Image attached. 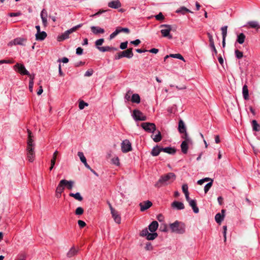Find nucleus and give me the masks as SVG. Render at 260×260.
Here are the masks:
<instances>
[{
  "mask_svg": "<svg viewBox=\"0 0 260 260\" xmlns=\"http://www.w3.org/2000/svg\"><path fill=\"white\" fill-rule=\"evenodd\" d=\"M14 61L11 60L2 59L0 60V64L3 63H12Z\"/></svg>",
  "mask_w": 260,
  "mask_h": 260,
  "instance_id": "680f3d73",
  "label": "nucleus"
},
{
  "mask_svg": "<svg viewBox=\"0 0 260 260\" xmlns=\"http://www.w3.org/2000/svg\"><path fill=\"white\" fill-rule=\"evenodd\" d=\"M122 57H123V56L121 55V52H119L116 53L114 56V59L116 60L119 59Z\"/></svg>",
  "mask_w": 260,
  "mask_h": 260,
  "instance_id": "69168bd1",
  "label": "nucleus"
},
{
  "mask_svg": "<svg viewBox=\"0 0 260 260\" xmlns=\"http://www.w3.org/2000/svg\"><path fill=\"white\" fill-rule=\"evenodd\" d=\"M121 55L123 57H127L128 58H131L133 55L134 53L133 52V48H131L126 50H124L123 51H121Z\"/></svg>",
  "mask_w": 260,
  "mask_h": 260,
  "instance_id": "4468645a",
  "label": "nucleus"
},
{
  "mask_svg": "<svg viewBox=\"0 0 260 260\" xmlns=\"http://www.w3.org/2000/svg\"><path fill=\"white\" fill-rule=\"evenodd\" d=\"M64 189V185L63 183H61V181H60L58 185H57L56 189V192L58 193H62Z\"/></svg>",
  "mask_w": 260,
  "mask_h": 260,
  "instance_id": "58836bf2",
  "label": "nucleus"
},
{
  "mask_svg": "<svg viewBox=\"0 0 260 260\" xmlns=\"http://www.w3.org/2000/svg\"><path fill=\"white\" fill-rule=\"evenodd\" d=\"M78 223L80 228H83L86 225V223L81 220H79L78 221Z\"/></svg>",
  "mask_w": 260,
  "mask_h": 260,
  "instance_id": "052dcab7",
  "label": "nucleus"
},
{
  "mask_svg": "<svg viewBox=\"0 0 260 260\" xmlns=\"http://www.w3.org/2000/svg\"><path fill=\"white\" fill-rule=\"evenodd\" d=\"M188 203H189V206L191 207L193 212L195 213H199V209L197 206L196 200H192L191 201H190V202H189Z\"/></svg>",
  "mask_w": 260,
  "mask_h": 260,
  "instance_id": "b1692460",
  "label": "nucleus"
},
{
  "mask_svg": "<svg viewBox=\"0 0 260 260\" xmlns=\"http://www.w3.org/2000/svg\"><path fill=\"white\" fill-rule=\"evenodd\" d=\"M140 236L142 237H146L147 239L148 240H153L157 237L158 235L156 233H149L147 229L146 228L141 231Z\"/></svg>",
  "mask_w": 260,
  "mask_h": 260,
  "instance_id": "39448f33",
  "label": "nucleus"
},
{
  "mask_svg": "<svg viewBox=\"0 0 260 260\" xmlns=\"http://www.w3.org/2000/svg\"><path fill=\"white\" fill-rule=\"evenodd\" d=\"M170 57L175 58H178L180 60H182L184 61H185L184 57L182 56V55L179 53L177 54H170Z\"/></svg>",
  "mask_w": 260,
  "mask_h": 260,
  "instance_id": "a19ab883",
  "label": "nucleus"
},
{
  "mask_svg": "<svg viewBox=\"0 0 260 260\" xmlns=\"http://www.w3.org/2000/svg\"><path fill=\"white\" fill-rule=\"evenodd\" d=\"M27 158L29 162L34 161L35 157V147H26Z\"/></svg>",
  "mask_w": 260,
  "mask_h": 260,
  "instance_id": "9d476101",
  "label": "nucleus"
},
{
  "mask_svg": "<svg viewBox=\"0 0 260 260\" xmlns=\"http://www.w3.org/2000/svg\"><path fill=\"white\" fill-rule=\"evenodd\" d=\"M132 116L136 121H145L147 119L146 116L139 110H134Z\"/></svg>",
  "mask_w": 260,
  "mask_h": 260,
  "instance_id": "423d86ee",
  "label": "nucleus"
},
{
  "mask_svg": "<svg viewBox=\"0 0 260 260\" xmlns=\"http://www.w3.org/2000/svg\"><path fill=\"white\" fill-rule=\"evenodd\" d=\"M140 209L141 211H144L145 210L149 209L152 205L151 202L147 201L140 203Z\"/></svg>",
  "mask_w": 260,
  "mask_h": 260,
  "instance_id": "ddd939ff",
  "label": "nucleus"
},
{
  "mask_svg": "<svg viewBox=\"0 0 260 260\" xmlns=\"http://www.w3.org/2000/svg\"><path fill=\"white\" fill-rule=\"evenodd\" d=\"M235 54L237 58L241 59L243 57V53L238 49L235 50Z\"/></svg>",
  "mask_w": 260,
  "mask_h": 260,
  "instance_id": "79ce46f5",
  "label": "nucleus"
},
{
  "mask_svg": "<svg viewBox=\"0 0 260 260\" xmlns=\"http://www.w3.org/2000/svg\"><path fill=\"white\" fill-rule=\"evenodd\" d=\"M28 133V139L27 142V147H35V144L33 143V140L32 139L31 132L27 129Z\"/></svg>",
  "mask_w": 260,
  "mask_h": 260,
  "instance_id": "2eb2a0df",
  "label": "nucleus"
},
{
  "mask_svg": "<svg viewBox=\"0 0 260 260\" xmlns=\"http://www.w3.org/2000/svg\"><path fill=\"white\" fill-rule=\"evenodd\" d=\"M161 151H162L161 147L156 146L152 149L151 154L152 156H157Z\"/></svg>",
  "mask_w": 260,
  "mask_h": 260,
  "instance_id": "c756f323",
  "label": "nucleus"
},
{
  "mask_svg": "<svg viewBox=\"0 0 260 260\" xmlns=\"http://www.w3.org/2000/svg\"><path fill=\"white\" fill-rule=\"evenodd\" d=\"M108 6L109 7L111 8L117 9L121 7V4L119 0H116L109 2Z\"/></svg>",
  "mask_w": 260,
  "mask_h": 260,
  "instance_id": "f3484780",
  "label": "nucleus"
},
{
  "mask_svg": "<svg viewBox=\"0 0 260 260\" xmlns=\"http://www.w3.org/2000/svg\"><path fill=\"white\" fill-rule=\"evenodd\" d=\"M88 104L83 101H81L79 103V108L80 110L83 109L85 107L88 106Z\"/></svg>",
  "mask_w": 260,
  "mask_h": 260,
  "instance_id": "3c124183",
  "label": "nucleus"
},
{
  "mask_svg": "<svg viewBox=\"0 0 260 260\" xmlns=\"http://www.w3.org/2000/svg\"><path fill=\"white\" fill-rule=\"evenodd\" d=\"M47 33L44 31H40L36 34V39L37 41H43L47 37Z\"/></svg>",
  "mask_w": 260,
  "mask_h": 260,
  "instance_id": "412c9836",
  "label": "nucleus"
},
{
  "mask_svg": "<svg viewBox=\"0 0 260 260\" xmlns=\"http://www.w3.org/2000/svg\"><path fill=\"white\" fill-rule=\"evenodd\" d=\"M155 18L158 21H161L165 19V17L161 12H160L158 14L155 15Z\"/></svg>",
  "mask_w": 260,
  "mask_h": 260,
  "instance_id": "603ef678",
  "label": "nucleus"
},
{
  "mask_svg": "<svg viewBox=\"0 0 260 260\" xmlns=\"http://www.w3.org/2000/svg\"><path fill=\"white\" fill-rule=\"evenodd\" d=\"M176 175L174 173H169L161 176L154 186L157 188L166 186L172 183L176 179Z\"/></svg>",
  "mask_w": 260,
  "mask_h": 260,
  "instance_id": "f257e3e1",
  "label": "nucleus"
},
{
  "mask_svg": "<svg viewBox=\"0 0 260 260\" xmlns=\"http://www.w3.org/2000/svg\"><path fill=\"white\" fill-rule=\"evenodd\" d=\"M78 251L79 249L78 248H75V247L73 246L68 252L67 256L69 258L73 257L78 253Z\"/></svg>",
  "mask_w": 260,
  "mask_h": 260,
  "instance_id": "dca6fc26",
  "label": "nucleus"
},
{
  "mask_svg": "<svg viewBox=\"0 0 260 260\" xmlns=\"http://www.w3.org/2000/svg\"><path fill=\"white\" fill-rule=\"evenodd\" d=\"M93 73V71L92 69L88 70L84 74V76L85 77H89L91 76Z\"/></svg>",
  "mask_w": 260,
  "mask_h": 260,
  "instance_id": "bf43d9fd",
  "label": "nucleus"
},
{
  "mask_svg": "<svg viewBox=\"0 0 260 260\" xmlns=\"http://www.w3.org/2000/svg\"><path fill=\"white\" fill-rule=\"evenodd\" d=\"M91 31L95 35L99 34H104L105 32L104 29L99 26H92L90 27Z\"/></svg>",
  "mask_w": 260,
  "mask_h": 260,
  "instance_id": "a211bd4d",
  "label": "nucleus"
},
{
  "mask_svg": "<svg viewBox=\"0 0 260 260\" xmlns=\"http://www.w3.org/2000/svg\"><path fill=\"white\" fill-rule=\"evenodd\" d=\"M127 41L121 43L120 45V48L122 50L125 49L127 48Z\"/></svg>",
  "mask_w": 260,
  "mask_h": 260,
  "instance_id": "13d9d810",
  "label": "nucleus"
},
{
  "mask_svg": "<svg viewBox=\"0 0 260 260\" xmlns=\"http://www.w3.org/2000/svg\"><path fill=\"white\" fill-rule=\"evenodd\" d=\"M252 126L253 131L255 132H258L260 131V125L257 123L256 120H253L252 121Z\"/></svg>",
  "mask_w": 260,
  "mask_h": 260,
  "instance_id": "f704fd0d",
  "label": "nucleus"
},
{
  "mask_svg": "<svg viewBox=\"0 0 260 260\" xmlns=\"http://www.w3.org/2000/svg\"><path fill=\"white\" fill-rule=\"evenodd\" d=\"M115 30L117 31V34H119L120 32H124L126 33L129 32V29L128 28H123L121 26H118L116 27Z\"/></svg>",
  "mask_w": 260,
  "mask_h": 260,
  "instance_id": "e433bc0d",
  "label": "nucleus"
},
{
  "mask_svg": "<svg viewBox=\"0 0 260 260\" xmlns=\"http://www.w3.org/2000/svg\"><path fill=\"white\" fill-rule=\"evenodd\" d=\"M112 164L115 165L117 166H119L120 165V162L119 158L117 156L113 157L111 159Z\"/></svg>",
  "mask_w": 260,
  "mask_h": 260,
  "instance_id": "a18cd8bd",
  "label": "nucleus"
},
{
  "mask_svg": "<svg viewBox=\"0 0 260 260\" xmlns=\"http://www.w3.org/2000/svg\"><path fill=\"white\" fill-rule=\"evenodd\" d=\"M61 183H63L64 186H67L69 190H71L73 187L74 182L73 181L62 179L61 180Z\"/></svg>",
  "mask_w": 260,
  "mask_h": 260,
  "instance_id": "4be33fe9",
  "label": "nucleus"
},
{
  "mask_svg": "<svg viewBox=\"0 0 260 260\" xmlns=\"http://www.w3.org/2000/svg\"><path fill=\"white\" fill-rule=\"evenodd\" d=\"M161 150H162V151H164V152L169 153L170 154H174L176 152V150L174 148H172L171 147H167L166 148L161 147Z\"/></svg>",
  "mask_w": 260,
  "mask_h": 260,
  "instance_id": "c85d7f7f",
  "label": "nucleus"
},
{
  "mask_svg": "<svg viewBox=\"0 0 260 260\" xmlns=\"http://www.w3.org/2000/svg\"><path fill=\"white\" fill-rule=\"evenodd\" d=\"M141 127L148 133H153L156 130V126L153 123L143 122L141 124Z\"/></svg>",
  "mask_w": 260,
  "mask_h": 260,
  "instance_id": "0eeeda50",
  "label": "nucleus"
},
{
  "mask_svg": "<svg viewBox=\"0 0 260 260\" xmlns=\"http://www.w3.org/2000/svg\"><path fill=\"white\" fill-rule=\"evenodd\" d=\"M191 142L182 141L181 144V148L182 152L184 154L187 153L188 149V144L191 143Z\"/></svg>",
  "mask_w": 260,
  "mask_h": 260,
  "instance_id": "a878e982",
  "label": "nucleus"
},
{
  "mask_svg": "<svg viewBox=\"0 0 260 260\" xmlns=\"http://www.w3.org/2000/svg\"><path fill=\"white\" fill-rule=\"evenodd\" d=\"M132 149V145L129 141L127 139L123 140L121 143V150L123 153H126Z\"/></svg>",
  "mask_w": 260,
  "mask_h": 260,
  "instance_id": "1a4fd4ad",
  "label": "nucleus"
},
{
  "mask_svg": "<svg viewBox=\"0 0 260 260\" xmlns=\"http://www.w3.org/2000/svg\"><path fill=\"white\" fill-rule=\"evenodd\" d=\"M160 27L164 28L160 30L162 37H167L169 39H172V36L170 35V32L172 30L171 25L169 24H161Z\"/></svg>",
  "mask_w": 260,
  "mask_h": 260,
  "instance_id": "20e7f679",
  "label": "nucleus"
},
{
  "mask_svg": "<svg viewBox=\"0 0 260 260\" xmlns=\"http://www.w3.org/2000/svg\"><path fill=\"white\" fill-rule=\"evenodd\" d=\"M141 43V41L139 39H136L135 41H132L131 42L132 44L134 45L135 46L138 45Z\"/></svg>",
  "mask_w": 260,
  "mask_h": 260,
  "instance_id": "338daca9",
  "label": "nucleus"
},
{
  "mask_svg": "<svg viewBox=\"0 0 260 260\" xmlns=\"http://www.w3.org/2000/svg\"><path fill=\"white\" fill-rule=\"evenodd\" d=\"M207 36H208V37L209 38V43H210V45H213V44H214V40H213V37L212 36V35L209 33V32H207Z\"/></svg>",
  "mask_w": 260,
  "mask_h": 260,
  "instance_id": "5fc2aeb1",
  "label": "nucleus"
},
{
  "mask_svg": "<svg viewBox=\"0 0 260 260\" xmlns=\"http://www.w3.org/2000/svg\"><path fill=\"white\" fill-rule=\"evenodd\" d=\"M98 49L101 52H106V51H116L117 50V48L109 47V46H105V47H98Z\"/></svg>",
  "mask_w": 260,
  "mask_h": 260,
  "instance_id": "cd10ccee",
  "label": "nucleus"
},
{
  "mask_svg": "<svg viewBox=\"0 0 260 260\" xmlns=\"http://www.w3.org/2000/svg\"><path fill=\"white\" fill-rule=\"evenodd\" d=\"M117 31L116 30H115L114 32H113L110 35V37H109V39L110 40L111 39H113V38H114L117 35Z\"/></svg>",
  "mask_w": 260,
  "mask_h": 260,
  "instance_id": "774afa93",
  "label": "nucleus"
},
{
  "mask_svg": "<svg viewBox=\"0 0 260 260\" xmlns=\"http://www.w3.org/2000/svg\"><path fill=\"white\" fill-rule=\"evenodd\" d=\"M14 68L16 71L21 75H29V72L25 69L23 64L17 63Z\"/></svg>",
  "mask_w": 260,
  "mask_h": 260,
  "instance_id": "6e6552de",
  "label": "nucleus"
},
{
  "mask_svg": "<svg viewBox=\"0 0 260 260\" xmlns=\"http://www.w3.org/2000/svg\"><path fill=\"white\" fill-rule=\"evenodd\" d=\"M26 40L22 38H17L15 39L12 42L9 43V45L12 46L13 45H23L24 43L25 42Z\"/></svg>",
  "mask_w": 260,
  "mask_h": 260,
  "instance_id": "f8f14e48",
  "label": "nucleus"
},
{
  "mask_svg": "<svg viewBox=\"0 0 260 260\" xmlns=\"http://www.w3.org/2000/svg\"><path fill=\"white\" fill-rule=\"evenodd\" d=\"M182 191L184 194H187L189 193L188 191V185L187 184H184L182 186Z\"/></svg>",
  "mask_w": 260,
  "mask_h": 260,
  "instance_id": "6e6d98bb",
  "label": "nucleus"
},
{
  "mask_svg": "<svg viewBox=\"0 0 260 260\" xmlns=\"http://www.w3.org/2000/svg\"><path fill=\"white\" fill-rule=\"evenodd\" d=\"M224 212H225V210L222 209L221 210L222 214L219 213L216 214V215L215 216V220L217 223L220 224L221 222V221L223 220L224 216Z\"/></svg>",
  "mask_w": 260,
  "mask_h": 260,
  "instance_id": "6ab92c4d",
  "label": "nucleus"
},
{
  "mask_svg": "<svg viewBox=\"0 0 260 260\" xmlns=\"http://www.w3.org/2000/svg\"><path fill=\"white\" fill-rule=\"evenodd\" d=\"M247 24L251 28H258L260 27L258 23L255 21H249Z\"/></svg>",
  "mask_w": 260,
  "mask_h": 260,
  "instance_id": "4c0bfd02",
  "label": "nucleus"
},
{
  "mask_svg": "<svg viewBox=\"0 0 260 260\" xmlns=\"http://www.w3.org/2000/svg\"><path fill=\"white\" fill-rule=\"evenodd\" d=\"M178 131L180 133H183L186 131V128L185 123L182 120L180 119L178 123Z\"/></svg>",
  "mask_w": 260,
  "mask_h": 260,
  "instance_id": "393cba45",
  "label": "nucleus"
},
{
  "mask_svg": "<svg viewBox=\"0 0 260 260\" xmlns=\"http://www.w3.org/2000/svg\"><path fill=\"white\" fill-rule=\"evenodd\" d=\"M57 154H58V151L57 150H56L53 154V157L51 160V166L49 168L50 171H51L53 169V168L55 164V161H56V159L57 158Z\"/></svg>",
  "mask_w": 260,
  "mask_h": 260,
  "instance_id": "7c9ffc66",
  "label": "nucleus"
},
{
  "mask_svg": "<svg viewBox=\"0 0 260 260\" xmlns=\"http://www.w3.org/2000/svg\"><path fill=\"white\" fill-rule=\"evenodd\" d=\"M170 228L171 232L179 234H182L185 232V225L183 223L175 221L174 222L170 224Z\"/></svg>",
  "mask_w": 260,
  "mask_h": 260,
  "instance_id": "f03ea898",
  "label": "nucleus"
},
{
  "mask_svg": "<svg viewBox=\"0 0 260 260\" xmlns=\"http://www.w3.org/2000/svg\"><path fill=\"white\" fill-rule=\"evenodd\" d=\"M82 25H83V24L81 23L76 26H74L73 27L71 28V29H69L66 30L63 34H62L61 35L57 37V40L58 41H62L66 39L69 38L70 35L71 34L76 31L78 28L82 27Z\"/></svg>",
  "mask_w": 260,
  "mask_h": 260,
  "instance_id": "7ed1b4c3",
  "label": "nucleus"
},
{
  "mask_svg": "<svg viewBox=\"0 0 260 260\" xmlns=\"http://www.w3.org/2000/svg\"><path fill=\"white\" fill-rule=\"evenodd\" d=\"M212 182H213V180H211V181L208 183L204 187V191H205V193H207L209 190L210 189V188H211V187L212 186Z\"/></svg>",
  "mask_w": 260,
  "mask_h": 260,
  "instance_id": "de8ad7c7",
  "label": "nucleus"
},
{
  "mask_svg": "<svg viewBox=\"0 0 260 260\" xmlns=\"http://www.w3.org/2000/svg\"><path fill=\"white\" fill-rule=\"evenodd\" d=\"M162 139L161 135L160 132L158 131L156 135L154 136L153 140L155 142H158L161 141Z\"/></svg>",
  "mask_w": 260,
  "mask_h": 260,
  "instance_id": "ea45409f",
  "label": "nucleus"
},
{
  "mask_svg": "<svg viewBox=\"0 0 260 260\" xmlns=\"http://www.w3.org/2000/svg\"><path fill=\"white\" fill-rule=\"evenodd\" d=\"M84 212V210L81 207H78L76 210H75V214L77 215H82Z\"/></svg>",
  "mask_w": 260,
  "mask_h": 260,
  "instance_id": "8fccbe9b",
  "label": "nucleus"
},
{
  "mask_svg": "<svg viewBox=\"0 0 260 260\" xmlns=\"http://www.w3.org/2000/svg\"><path fill=\"white\" fill-rule=\"evenodd\" d=\"M26 259V254L23 253H20L18 255V260H25Z\"/></svg>",
  "mask_w": 260,
  "mask_h": 260,
  "instance_id": "4d7b16f0",
  "label": "nucleus"
},
{
  "mask_svg": "<svg viewBox=\"0 0 260 260\" xmlns=\"http://www.w3.org/2000/svg\"><path fill=\"white\" fill-rule=\"evenodd\" d=\"M104 39H100L97 40L95 41V46L97 47L98 49V47H100V46L102 45L103 44V43H104Z\"/></svg>",
  "mask_w": 260,
  "mask_h": 260,
  "instance_id": "864d4df0",
  "label": "nucleus"
},
{
  "mask_svg": "<svg viewBox=\"0 0 260 260\" xmlns=\"http://www.w3.org/2000/svg\"><path fill=\"white\" fill-rule=\"evenodd\" d=\"M78 156L79 157L81 161L83 163L86 162V159L85 157L84 156V154L82 152H78Z\"/></svg>",
  "mask_w": 260,
  "mask_h": 260,
  "instance_id": "49530a36",
  "label": "nucleus"
},
{
  "mask_svg": "<svg viewBox=\"0 0 260 260\" xmlns=\"http://www.w3.org/2000/svg\"><path fill=\"white\" fill-rule=\"evenodd\" d=\"M182 134L183 135L181 137L182 139H184V140L183 141L191 142V140L189 137L186 131H185V132H183V133H182Z\"/></svg>",
  "mask_w": 260,
  "mask_h": 260,
  "instance_id": "37998d69",
  "label": "nucleus"
},
{
  "mask_svg": "<svg viewBox=\"0 0 260 260\" xmlns=\"http://www.w3.org/2000/svg\"><path fill=\"white\" fill-rule=\"evenodd\" d=\"M69 196L71 197H73L76 200L79 201H82L83 200V197L81 196L80 193L79 192H77L76 193H70Z\"/></svg>",
  "mask_w": 260,
  "mask_h": 260,
  "instance_id": "72a5a7b5",
  "label": "nucleus"
},
{
  "mask_svg": "<svg viewBox=\"0 0 260 260\" xmlns=\"http://www.w3.org/2000/svg\"><path fill=\"white\" fill-rule=\"evenodd\" d=\"M176 12L177 13L182 12V14H184L187 12H191V11L187 9L186 8H185L184 7H182L180 8V10H177Z\"/></svg>",
  "mask_w": 260,
  "mask_h": 260,
  "instance_id": "09e8293b",
  "label": "nucleus"
},
{
  "mask_svg": "<svg viewBox=\"0 0 260 260\" xmlns=\"http://www.w3.org/2000/svg\"><path fill=\"white\" fill-rule=\"evenodd\" d=\"M41 18L42 19L43 25L44 27H46L48 25L47 17L48 14L46 9H43L41 12Z\"/></svg>",
  "mask_w": 260,
  "mask_h": 260,
  "instance_id": "9b49d317",
  "label": "nucleus"
},
{
  "mask_svg": "<svg viewBox=\"0 0 260 260\" xmlns=\"http://www.w3.org/2000/svg\"><path fill=\"white\" fill-rule=\"evenodd\" d=\"M111 213L115 222L118 224H120L121 222V217L118 211L116 210L114 212H111Z\"/></svg>",
  "mask_w": 260,
  "mask_h": 260,
  "instance_id": "aec40b11",
  "label": "nucleus"
},
{
  "mask_svg": "<svg viewBox=\"0 0 260 260\" xmlns=\"http://www.w3.org/2000/svg\"><path fill=\"white\" fill-rule=\"evenodd\" d=\"M172 207L176 208L178 210H182L184 209V205L182 202L174 201L172 204Z\"/></svg>",
  "mask_w": 260,
  "mask_h": 260,
  "instance_id": "bb28decb",
  "label": "nucleus"
},
{
  "mask_svg": "<svg viewBox=\"0 0 260 260\" xmlns=\"http://www.w3.org/2000/svg\"><path fill=\"white\" fill-rule=\"evenodd\" d=\"M159 229L162 232H167L168 231V228L166 224L161 225Z\"/></svg>",
  "mask_w": 260,
  "mask_h": 260,
  "instance_id": "e2e57ef3",
  "label": "nucleus"
},
{
  "mask_svg": "<svg viewBox=\"0 0 260 260\" xmlns=\"http://www.w3.org/2000/svg\"><path fill=\"white\" fill-rule=\"evenodd\" d=\"M228 26H224L221 28L222 38H226L227 35Z\"/></svg>",
  "mask_w": 260,
  "mask_h": 260,
  "instance_id": "c03bdc74",
  "label": "nucleus"
},
{
  "mask_svg": "<svg viewBox=\"0 0 260 260\" xmlns=\"http://www.w3.org/2000/svg\"><path fill=\"white\" fill-rule=\"evenodd\" d=\"M245 36L243 33H241L237 36V42L240 44H242L245 41Z\"/></svg>",
  "mask_w": 260,
  "mask_h": 260,
  "instance_id": "c9c22d12",
  "label": "nucleus"
},
{
  "mask_svg": "<svg viewBox=\"0 0 260 260\" xmlns=\"http://www.w3.org/2000/svg\"><path fill=\"white\" fill-rule=\"evenodd\" d=\"M83 49L81 48V47H78L77 49H76V54L77 55H82L83 54Z\"/></svg>",
  "mask_w": 260,
  "mask_h": 260,
  "instance_id": "0e129e2a",
  "label": "nucleus"
},
{
  "mask_svg": "<svg viewBox=\"0 0 260 260\" xmlns=\"http://www.w3.org/2000/svg\"><path fill=\"white\" fill-rule=\"evenodd\" d=\"M243 96L245 100H247L249 99V92L247 86L245 84L242 88Z\"/></svg>",
  "mask_w": 260,
  "mask_h": 260,
  "instance_id": "2f4dec72",
  "label": "nucleus"
},
{
  "mask_svg": "<svg viewBox=\"0 0 260 260\" xmlns=\"http://www.w3.org/2000/svg\"><path fill=\"white\" fill-rule=\"evenodd\" d=\"M131 101L134 103L139 104L141 102L139 95L137 93L133 94L131 98Z\"/></svg>",
  "mask_w": 260,
  "mask_h": 260,
  "instance_id": "473e14b6",
  "label": "nucleus"
},
{
  "mask_svg": "<svg viewBox=\"0 0 260 260\" xmlns=\"http://www.w3.org/2000/svg\"><path fill=\"white\" fill-rule=\"evenodd\" d=\"M158 226V223L157 221H153L148 226L149 230L153 233L157 229Z\"/></svg>",
  "mask_w": 260,
  "mask_h": 260,
  "instance_id": "5701e85b",
  "label": "nucleus"
}]
</instances>
